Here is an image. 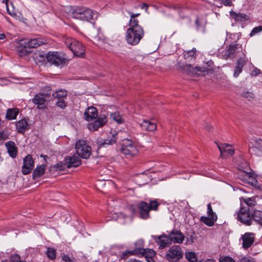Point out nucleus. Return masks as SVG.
Masks as SVG:
<instances>
[{
  "label": "nucleus",
  "instance_id": "f257e3e1",
  "mask_svg": "<svg viewBox=\"0 0 262 262\" xmlns=\"http://www.w3.org/2000/svg\"><path fill=\"white\" fill-rule=\"evenodd\" d=\"M68 12L73 17L83 21H89L97 17L96 13L92 9L84 7H70Z\"/></svg>",
  "mask_w": 262,
  "mask_h": 262
},
{
  "label": "nucleus",
  "instance_id": "f03ea898",
  "mask_svg": "<svg viewBox=\"0 0 262 262\" xmlns=\"http://www.w3.org/2000/svg\"><path fill=\"white\" fill-rule=\"evenodd\" d=\"M144 35V30L140 25H129L126 32V40L129 45L135 46L139 43Z\"/></svg>",
  "mask_w": 262,
  "mask_h": 262
},
{
  "label": "nucleus",
  "instance_id": "7ed1b4c3",
  "mask_svg": "<svg viewBox=\"0 0 262 262\" xmlns=\"http://www.w3.org/2000/svg\"><path fill=\"white\" fill-rule=\"evenodd\" d=\"M64 41L67 47L73 52L74 56L83 57L85 55V47L83 44L75 39L67 37Z\"/></svg>",
  "mask_w": 262,
  "mask_h": 262
},
{
  "label": "nucleus",
  "instance_id": "20e7f679",
  "mask_svg": "<svg viewBox=\"0 0 262 262\" xmlns=\"http://www.w3.org/2000/svg\"><path fill=\"white\" fill-rule=\"evenodd\" d=\"M159 203L157 201H151L149 204L146 202L141 201L138 205L140 217L144 220L149 218V211L158 210Z\"/></svg>",
  "mask_w": 262,
  "mask_h": 262
},
{
  "label": "nucleus",
  "instance_id": "39448f33",
  "mask_svg": "<svg viewBox=\"0 0 262 262\" xmlns=\"http://www.w3.org/2000/svg\"><path fill=\"white\" fill-rule=\"evenodd\" d=\"M46 59L47 62L51 65L56 67L63 66L68 61L62 53L57 51L49 52L46 54Z\"/></svg>",
  "mask_w": 262,
  "mask_h": 262
},
{
  "label": "nucleus",
  "instance_id": "423d86ee",
  "mask_svg": "<svg viewBox=\"0 0 262 262\" xmlns=\"http://www.w3.org/2000/svg\"><path fill=\"white\" fill-rule=\"evenodd\" d=\"M75 149L77 154L83 159H88L91 155V147L85 140H78L75 143Z\"/></svg>",
  "mask_w": 262,
  "mask_h": 262
},
{
  "label": "nucleus",
  "instance_id": "0eeeda50",
  "mask_svg": "<svg viewBox=\"0 0 262 262\" xmlns=\"http://www.w3.org/2000/svg\"><path fill=\"white\" fill-rule=\"evenodd\" d=\"M121 152L126 156L132 157L138 152L137 146L133 141L128 139L122 140Z\"/></svg>",
  "mask_w": 262,
  "mask_h": 262
},
{
  "label": "nucleus",
  "instance_id": "6e6552de",
  "mask_svg": "<svg viewBox=\"0 0 262 262\" xmlns=\"http://www.w3.org/2000/svg\"><path fill=\"white\" fill-rule=\"evenodd\" d=\"M183 256L181 247L178 245H173L169 248L165 255V258L172 262H176L181 259Z\"/></svg>",
  "mask_w": 262,
  "mask_h": 262
},
{
  "label": "nucleus",
  "instance_id": "1a4fd4ad",
  "mask_svg": "<svg viewBox=\"0 0 262 262\" xmlns=\"http://www.w3.org/2000/svg\"><path fill=\"white\" fill-rule=\"evenodd\" d=\"M237 219L246 226L251 225L252 224V216L249 208L242 207L237 212Z\"/></svg>",
  "mask_w": 262,
  "mask_h": 262
},
{
  "label": "nucleus",
  "instance_id": "9d476101",
  "mask_svg": "<svg viewBox=\"0 0 262 262\" xmlns=\"http://www.w3.org/2000/svg\"><path fill=\"white\" fill-rule=\"evenodd\" d=\"M47 95L41 93L36 94L32 99V102L37 106L39 110H45L47 108L46 102Z\"/></svg>",
  "mask_w": 262,
  "mask_h": 262
},
{
  "label": "nucleus",
  "instance_id": "9b49d317",
  "mask_svg": "<svg viewBox=\"0 0 262 262\" xmlns=\"http://www.w3.org/2000/svg\"><path fill=\"white\" fill-rule=\"evenodd\" d=\"M107 122V117L103 114L100 115L96 120L88 124V127L90 130L95 131L102 127Z\"/></svg>",
  "mask_w": 262,
  "mask_h": 262
},
{
  "label": "nucleus",
  "instance_id": "f8f14e48",
  "mask_svg": "<svg viewBox=\"0 0 262 262\" xmlns=\"http://www.w3.org/2000/svg\"><path fill=\"white\" fill-rule=\"evenodd\" d=\"M248 171L239 170L237 177L242 182L247 184H253L255 182V179L253 177V173L251 172L249 168Z\"/></svg>",
  "mask_w": 262,
  "mask_h": 262
},
{
  "label": "nucleus",
  "instance_id": "ddd939ff",
  "mask_svg": "<svg viewBox=\"0 0 262 262\" xmlns=\"http://www.w3.org/2000/svg\"><path fill=\"white\" fill-rule=\"evenodd\" d=\"M243 241L242 247L247 250L249 248L255 241V234L252 232H246L241 236Z\"/></svg>",
  "mask_w": 262,
  "mask_h": 262
},
{
  "label": "nucleus",
  "instance_id": "4468645a",
  "mask_svg": "<svg viewBox=\"0 0 262 262\" xmlns=\"http://www.w3.org/2000/svg\"><path fill=\"white\" fill-rule=\"evenodd\" d=\"M216 144L221 152V156L222 157L232 156L234 154V149L231 145L219 143H216Z\"/></svg>",
  "mask_w": 262,
  "mask_h": 262
},
{
  "label": "nucleus",
  "instance_id": "2eb2a0df",
  "mask_svg": "<svg viewBox=\"0 0 262 262\" xmlns=\"http://www.w3.org/2000/svg\"><path fill=\"white\" fill-rule=\"evenodd\" d=\"M168 236L171 243L182 244L185 239V236L180 230L173 229L170 231Z\"/></svg>",
  "mask_w": 262,
  "mask_h": 262
},
{
  "label": "nucleus",
  "instance_id": "dca6fc26",
  "mask_svg": "<svg viewBox=\"0 0 262 262\" xmlns=\"http://www.w3.org/2000/svg\"><path fill=\"white\" fill-rule=\"evenodd\" d=\"M34 167V161L30 155L26 156L23 160L22 173L24 174L30 173Z\"/></svg>",
  "mask_w": 262,
  "mask_h": 262
},
{
  "label": "nucleus",
  "instance_id": "f3484780",
  "mask_svg": "<svg viewBox=\"0 0 262 262\" xmlns=\"http://www.w3.org/2000/svg\"><path fill=\"white\" fill-rule=\"evenodd\" d=\"M152 237L159 245V249H164L171 244L168 234H163L159 236L152 235Z\"/></svg>",
  "mask_w": 262,
  "mask_h": 262
},
{
  "label": "nucleus",
  "instance_id": "a211bd4d",
  "mask_svg": "<svg viewBox=\"0 0 262 262\" xmlns=\"http://www.w3.org/2000/svg\"><path fill=\"white\" fill-rule=\"evenodd\" d=\"M28 48H36L42 45L48 43V40L44 37H37L27 41Z\"/></svg>",
  "mask_w": 262,
  "mask_h": 262
},
{
  "label": "nucleus",
  "instance_id": "6ab92c4d",
  "mask_svg": "<svg viewBox=\"0 0 262 262\" xmlns=\"http://www.w3.org/2000/svg\"><path fill=\"white\" fill-rule=\"evenodd\" d=\"M64 162L68 168L76 167L81 164L80 158L76 156L66 157L64 158Z\"/></svg>",
  "mask_w": 262,
  "mask_h": 262
},
{
  "label": "nucleus",
  "instance_id": "aec40b11",
  "mask_svg": "<svg viewBox=\"0 0 262 262\" xmlns=\"http://www.w3.org/2000/svg\"><path fill=\"white\" fill-rule=\"evenodd\" d=\"M98 116V112L96 108L93 106L88 107L84 113V117L85 120L88 121H91L94 119L97 118Z\"/></svg>",
  "mask_w": 262,
  "mask_h": 262
},
{
  "label": "nucleus",
  "instance_id": "412c9836",
  "mask_svg": "<svg viewBox=\"0 0 262 262\" xmlns=\"http://www.w3.org/2000/svg\"><path fill=\"white\" fill-rule=\"evenodd\" d=\"M28 48L27 40L25 39L20 40L19 45L16 47V51L20 56H25L29 53Z\"/></svg>",
  "mask_w": 262,
  "mask_h": 262
},
{
  "label": "nucleus",
  "instance_id": "4be33fe9",
  "mask_svg": "<svg viewBox=\"0 0 262 262\" xmlns=\"http://www.w3.org/2000/svg\"><path fill=\"white\" fill-rule=\"evenodd\" d=\"M5 146L10 157L15 158L17 155V147L15 143L12 141H9L5 143Z\"/></svg>",
  "mask_w": 262,
  "mask_h": 262
},
{
  "label": "nucleus",
  "instance_id": "5701e85b",
  "mask_svg": "<svg viewBox=\"0 0 262 262\" xmlns=\"http://www.w3.org/2000/svg\"><path fill=\"white\" fill-rule=\"evenodd\" d=\"M183 56L186 62L193 63L196 57V50L193 48L192 50L184 51Z\"/></svg>",
  "mask_w": 262,
  "mask_h": 262
},
{
  "label": "nucleus",
  "instance_id": "b1692460",
  "mask_svg": "<svg viewBox=\"0 0 262 262\" xmlns=\"http://www.w3.org/2000/svg\"><path fill=\"white\" fill-rule=\"evenodd\" d=\"M140 126L143 130L152 132L157 129V124L149 120H143L140 123Z\"/></svg>",
  "mask_w": 262,
  "mask_h": 262
},
{
  "label": "nucleus",
  "instance_id": "393cba45",
  "mask_svg": "<svg viewBox=\"0 0 262 262\" xmlns=\"http://www.w3.org/2000/svg\"><path fill=\"white\" fill-rule=\"evenodd\" d=\"M230 15L236 21L244 22L250 19L249 15L246 14L238 13L233 11H230Z\"/></svg>",
  "mask_w": 262,
  "mask_h": 262
},
{
  "label": "nucleus",
  "instance_id": "a878e982",
  "mask_svg": "<svg viewBox=\"0 0 262 262\" xmlns=\"http://www.w3.org/2000/svg\"><path fill=\"white\" fill-rule=\"evenodd\" d=\"M117 135H113L108 137L103 142L100 141L98 143L99 148L106 147L108 145H113L116 143L117 141Z\"/></svg>",
  "mask_w": 262,
  "mask_h": 262
},
{
  "label": "nucleus",
  "instance_id": "bb28decb",
  "mask_svg": "<svg viewBox=\"0 0 262 262\" xmlns=\"http://www.w3.org/2000/svg\"><path fill=\"white\" fill-rule=\"evenodd\" d=\"M16 129L19 133L24 134L29 128L28 122L26 119H21L16 124Z\"/></svg>",
  "mask_w": 262,
  "mask_h": 262
},
{
  "label": "nucleus",
  "instance_id": "cd10ccee",
  "mask_svg": "<svg viewBox=\"0 0 262 262\" xmlns=\"http://www.w3.org/2000/svg\"><path fill=\"white\" fill-rule=\"evenodd\" d=\"M246 63V62L242 58H240L237 61L233 74L234 77L236 78L239 76V74L242 72L243 68Z\"/></svg>",
  "mask_w": 262,
  "mask_h": 262
},
{
  "label": "nucleus",
  "instance_id": "c85d7f7f",
  "mask_svg": "<svg viewBox=\"0 0 262 262\" xmlns=\"http://www.w3.org/2000/svg\"><path fill=\"white\" fill-rule=\"evenodd\" d=\"M46 165L42 164L39 166H37L33 171L32 177L33 179H36L42 176L45 172Z\"/></svg>",
  "mask_w": 262,
  "mask_h": 262
},
{
  "label": "nucleus",
  "instance_id": "c756f323",
  "mask_svg": "<svg viewBox=\"0 0 262 262\" xmlns=\"http://www.w3.org/2000/svg\"><path fill=\"white\" fill-rule=\"evenodd\" d=\"M18 113L19 110L17 108H9L7 111L6 118L9 120L15 119Z\"/></svg>",
  "mask_w": 262,
  "mask_h": 262
},
{
  "label": "nucleus",
  "instance_id": "7c9ffc66",
  "mask_svg": "<svg viewBox=\"0 0 262 262\" xmlns=\"http://www.w3.org/2000/svg\"><path fill=\"white\" fill-rule=\"evenodd\" d=\"M217 220L216 215H213L212 216H202L201 221L206 225L211 227L214 224V222Z\"/></svg>",
  "mask_w": 262,
  "mask_h": 262
},
{
  "label": "nucleus",
  "instance_id": "2f4dec72",
  "mask_svg": "<svg viewBox=\"0 0 262 262\" xmlns=\"http://www.w3.org/2000/svg\"><path fill=\"white\" fill-rule=\"evenodd\" d=\"M252 222L255 221L256 223L262 226V211L255 210L252 213Z\"/></svg>",
  "mask_w": 262,
  "mask_h": 262
},
{
  "label": "nucleus",
  "instance_id": "473e14b6",
  "mask_svg": "<svg viewBox=\"0 0 262 262\" xmlns=\"http://www.w3.org/2000/svg\"><path fill=\"white\" fill-rule=\"evenodd\" d=\"M110 117L118 124H122L124 122V119L122 116L118 112H115L110 115Z\"/></svg>",
  "mask_w": 262,
  "mask_h": 262
},
{
  "label": "nucleus",
  "instance_id": "72a5a7b5",
  "mask_svg": "<svg viewBox=\"0 0 262 262\" xmlns=\"http://www.w3.org/2000/svg\"><path fill=\"white\" fill-rule=\"evenodd\" d=\"M52 96L58 100L67 99V92L66 90H60L53 93Z\"/></svg>",
  "mask_w": 262,
  "mask_h": 262
},
{
  "label": "nucleus",
  "instance_id": "f704fd0d",
  "mask_svg": "<svg viewBox=\"0 0 262 262\" xmlns=\"http://www.w3.org/2000/svg\"><path fill=\"white\" fill-rule=\"evenodd\" d=\"M128 14L130 16L129 25H139V20L137 19V17L139 16L140 15V13H134L133 12L129 11L128 12Z\"/></svg>",
  "mask_w": 262,
  "mask_h": 262
},
{
  "label": "nucleus",
  "instance_id": "c9c22d12",
  "mask_svg": "<svg viewBox=\"0 0 262 262\" xmlns=\"http://www.w3.org/2000/svg\"><path fill=\"white\" fill-rule=\"evenodd\" d=\"M250 150L253 154L256 156H262V146L256 145L251 147Z\"/></svg>",
  "mask_w": 262,
  "mask_h": 262
},
{
  "label": "nucleus",
  "instance_id": "e433bc0d",
  "mask_svg": "<svg viewBox=\"0 0 262 262\" xmlns=\"http://www.w3.org/2000/svg\"><path fill=\"white\" fill-rule=\"evenodd\" d=\"M184 68L185 70L187 71L189 73L191 74H194L195 71H201V69L200 68L198 67H195V68L192 66L190 63L188 64L186 63V65L184 67Z\"/></svg>",
  "mask_w": 262,
  "mask_h": 262
},
{
  "label": "nucleus",
  "instance_id": "4c0bfd02",
  "mask_svg": "<svg viewBox=\"0 0 262 262\" xmlns=\"http://www.w3.org/2000/svg\"><path fill=\"white\" fill-rule=\"evenodd\" d=\"M140 254L139 251L135 248L134 250L131 251H126L124 252L121 255L122 259H126L129 255H136Z\"/></svg>",
  "mask_w": 262,
  "mask_h": 262
},
{
  "label": "nucleus",
  "instance_id": "58836bf2",
  "mask_svg": "<svg viewBox=\"0 0 262 262\" xmlns=\"http://www.w3.org/2000/svg\"><path fill=\"white\" fill-rule=\"evenodd\" d=\"M46 255L49 259L54 260L56 258V250L53 248L48 247L46 251Z\"/></svg>",
  "mask_w": 262,
  "mask_h": 262
},
{
  "label": "nucleus",
  "instance_id": "ea45409f",
  "mask_svg": "<svg viewBox=\"0 0 262 262\" xmlns=\"http://www.w3.org/2000/svg\"><path fill=\"white\" fill-rule=\"evenodd\" d=\"M135 248L139 251V253L144 252L145 248L144 247V241L143 239H139L135 243Z\"/></svg>",
  "mask_w": 262,
  "mask_h": 262
},
{
  "label": "nucleus",
  "instance_id": "a19ab883",
  "mask_svg": "<svg viewBox=\"0 0 262 262\" xmlns=\"http://www.w3.org/2000/svg\"><path fill=\"white\" fill-rule=\"evenodd\" d=\"M140 254L145 256V258H152L156 254L154 250L151 249H145L144 252H141Z\"/></svg>",
  "mask_w": 262,
  "mask_h": 262
},
{
  "label": "nucleus",
  "instance_id": "79ce46f5",
  "mask_svg": "<svg viewBox=\"0 0 262 262\" xmlns=\"http://www.w3.org/2000/svg\"><path fill=\"white\" fill-rule=\"evenodd\" d=\"M170 7L178 11L179 13L182 12L183 10L186 8L184 5L178 3L172 4L170 6Z\"/></svg>",
  "mask_w": 262,
  "mask_h": 262
},
{
  "label": "nucleus",
  "instance_id": "37998d69",
  "mask_svg": "<svg viewBox=\"0 0 262 262\" xmlns=\"http://www.w3.org/2000/svg\"><path fill=\"white\" fill-rule=\"evenodd\" d=\"M244 202L248 208L249 207H254L256 205V201L254 197L246 198L244 199Z\"/></svg>",
  "mask_w": 262,
  "mask_h": 262
},
{
  "label": "nucleus",
  "instance_id": "c03bdc74",
  "mask_svg": "<svg viewBox=\"0 0 262 262\" xmlns=\"http://www.w3.org/2000/svg\"><path fill=\"white\" fill-rule=\"evenodd\" d=\"M35 60L36 62L40 63L42 64H45L47 63V59H46V55H44L42 54H38L36 55Z\"/></svg>",
  "mask_w": 262,
  "mask_h": 262
},
{
  "label": "nucleus",
  "instance_id": "a18cd8bd",
  "mask_svg": "<svg viewBox=\"0 0 262 262\" xmlns=\"http://www.w3.org/2000/svg\"><path fill=\"white\" fill-rule=\"evenodd\" d=\"M187 259L190 262H194L196 260V256L195 253L189 252L186 253Z\"/></svg>",
  "mask_w": 262,
  "mask_h": 262
},
{
  "label": "nucleus",
  "instance_id": "49530a36",
  "mask_svg": "<svg viewBox=\"0 0 262 262\" xmlns=\"http://www.w3.org/2000/svg\"><path fill=\"white\" fill-rule=\"evenodd\" d=\"M65 163H63L62 162H58L56 164L54 165L52 168L55 171H61L63 170L65 168Z\"/></svg>",
  "mask_w": 262,
  "mask_h": 262
},
{
  "label": "nucleus",
  "instance_id": "de8ad7c7",
  "mask_svg": "<svg viewBox=\"0 0 262 262\" xmlns=\"http://www.w3.org/2000/svg\"><path fill=\"white\" fill-rule=\"evenodd\" d=\"M261 31H262V26H259L254 27L252 30L250 34V36H254L255 35L259 33Z\"/></svg>",
  "mask_w": 262,
  "mask_h": 262
},
{
  "label": "nucleus",
  "instance_id": "09e8293b",
  "mask_svg": "<svg viewBox=\"0 0 262 262\" xmlns=\"http://www.w3.org/2000/svg\"><path fill=\"white\" fill-rule=\"evenodd\" d=\"M66 99H58L57 100V101L56 102V105L58 107H59L61 108H62V109L64 108L67 106V104H66V103L65 101Z\"/></svg>",
  "mask_w": 262,
  "mask_h": 262
},
{
  "label": "nucleus",
  "instance_id": "8fccbe9b",
  "mask_svg": "<svg viewBox=\"0 0 262 262\" xmlns=\"http://www.w3.org/2000/svg\"><path fill=\"white\" fill-rule=\"evenodd\" d=\"M10 259L12 262H21L22 260L20 259V257L17 254H12Z\"/></svg>",
  "mask_w": 262,
  "mask_h": 262
},
{
  "label": "nucleus",
  "instance_id": "3c124183",
  "mask_svg": "<svg viewBox=\"0 0 262 262\" xmlns=\"http://www.w3.org/2000/svg\"><path fill=\"white\" fill-rule=\"evenodd\" d=\"M220 262H235V261L231 257L224 256L220 259Z\"/></svg>",
  "mask_w": 262,
  "mask_h": 262
},
{
  "label": "nucleus",
  "instance_id": "603ef678",
  "mask_svg": "<svg viewBox=\"0 0 262 262\" xmlns=\"http://www.w3.org/2000/svg\"><path fill=\"white\" fill-rule=\"evenodd\" d=\"M207 214L209 216H212L213 215H216L213 211L212 207L210 204L207 205Z\"/></svg>",
  "mask_w": 262,
  "mask_h": 262
},
{
  "label": "nucleus",
  "instance_id": "864d4df0",
  "mask_svg": "<svg viewBox=\"0 0 262 262\" xmlns=\"http://www.w3.org/2000/svg\"><path fill=\"white\" fill-rule=\"evenodd\" d=\"M242 96L243 97L248 98L249 100L253 98V94L249 92H243L242 94Z\"/></svg>",
  "mask_w": 262,
  "mask_h": 262
},
{
  "label": "nucleus",
  "instance_id": "5fc2aeb1",
  "mask_svg": "<svg viewBox=\"0 0 262 262\" xmlns=\"http://www.w3.org/2000/svg\"><path fill=\"white\" fill-rule=\"evenodd\" d=\"M195 239L194 234L190 235L189 237H187V244H192L194 243Z\"/></svg>",
  "mask_w": 262,
  "mask_h": 262
},
{
  "label": "nucleus",
  "instance_id": "6e6d98bb",
  "mask_svg": "<svg viewBox=\"0 0 262 262\" xmlns=\"http://www.w3.org/2000/svg\"><path fill=\"white\" fill-rule=\"evenodd\" d=\"M62 259L64 262H74V259L71 258L69 255H63Z\"/></svg>",
  "mask_w": 262,
  "mask_h": 262
},
{
  "label": "nucleus",
  "instance_id": "4d7b16f0",
  "mask_svg": "<svg viewBox=\"0 0 262 262\" xmlns=\"http://www.w3.org/2000/svg\"><path fill=\"white\" fill-rule=\"evenodd\" d=\"M8 0H4L3 1V3H5L6 5V7H7V11L8 12V13L11 16H16V13L13 11L12 10V11H10L9 8H8V6L7 5V2H8Z\"/></svg>",
  "mask_w": 262,
  "mask_h": 262
},
{
  "label": "nucleus",
  "instance_id": "13d9d810",
  "mask_svg": "<svg viewBox=\"0 0 262 262\" xmlns=\"http://www.w3.org/2000/svg\"><path fill=\"white\" fill-rule=\"evenodd\" d=\"M260 71L259 69L254 68V69L252 71L251 74L252 76H256L260 74Z\"/></svg>",
  "mask_w": 262,
  "mask_h": 262
},
{
  "label": "nucleus",
  "instance_id": "bf43d9fd",
  "mask_svg": "<svg viewBox=\"0 0 262 262\" xmlns=\"http://www.w3.org/2000/svg\"><path fill=\"white\" fill-rule=\"evenodd\" d=\"M8 138L7 134L4 132H0V141H4Z\"/></svg>",
  "mask_w": 262,
  "mask_h": 262
},
{
  "label": "nucleus",
  "instance_id": "052dcab7",
  "mask_svg": "<svg viewBox=\"0 0 262 262\" xmlns=\"http://www.w3.org/2000/svg\"><path fill=\"white\" fill-rule=\"evenodd\" d=\"M236 47H237L236 45H233L230 46L229 48V54L234 53V52L235 51V50L236 48Z\"/></svg>",
  "mask_w": 262,
  "mask_h": 262
},
{
  "label": "nucleus",
  "instance_id": "680f3d73",
  "mask_svg": "<svg viewBox=\"0 0 262 262\" xmlns=\"http://www.w3.org/2000/svg\"><path fill=\"white\" fill-rule=\"evenodd\" d=\"M221 2L226 6H231L232 5L231 0H221Z\"/></svg>",
  "mask_w": 262,
  "mask_h": 262
},
{
  "label": "nucleus",
  "instance_id": "e2e57ef3",
  "mask_svg": "<svg viewBox=\"0 0 262 262\" xmlns=\"http://www.w3.org/2000/svg\"><path fill=\"white\" fill-rule=\"evenodd\" d=\"M195 23L197 30H202L203 29V27L200 24V20H199V18H197L195 20Z\"/></svg>",
  "mask_w": 262,
  "mask_h": 262
},
{
  "label": "nucleus",
  "instance_id": "0e129e2a",
  "mask_svg": "<svg viewBox=\"0 0 262 262\" xmlns=\"http://www.w3.org/2000/svg\"><path fill=\"white\" fill-rule=\"evenodd\" d=\"M241 262H251L249 258L247 257H243L241 259Z\"/></svg>",
  "mask_w": 262,
  "mask_h": 262
},
{
  "label": "nucleus",
  "instance_id": "69168bd1",
  "mask_svg": "<svg viewBox=\"0 0 262 262\" xmlns=\"http://www.w3.org/2000/svg\"><path fill=\"white\" fill-rule=\"evenodd\" d=\"M6 38V36L4 34L0 33V40H4Z\"/></svg>",
  "mask_w": 262,
  "mask_h": 262
},
{
  "label": "nucleus",
  "instance_id": "338daca9",
  "mask_svg": "<svg viewBox=\"0 0 262 262\" xmlns=\"http://www.w3.org/2000/svg\"><path fill=\"white\" fill-rule=\"evenodd\" d=\"M146 262H155L152 258H145Z\"/></svg>",
  "mask_w": 262,
  "mask_h": 262
},
{
  "label": "nucleus",
  "instance_id": "774afa93",
  "mask_svg": "<svg viewBox=\"0 0 262 262\" xmlns=\"http://www.w3.org/2000/svg\"><path fill=\"white\" fill-rule=\"evenodd\" d=\"M128 262H141L140 260L136 259H131Z\"/></svg>",
  "mask_w": 262,
  "mask_h": 262
}]
</instances>
